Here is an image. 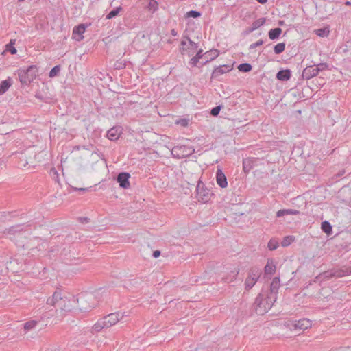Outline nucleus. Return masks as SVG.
Segmentation results:
<instances>
[{"label": "nucleus", "mask_w": 351, "mask_h": 351, "mask_svg": "<svg viewBox=\"0 0 351 351\" xmlns=\"http://www.w3.org/2000/svg\"><path fill=\"white\" fill-rule=\"evenodd\" d=\"M71 302L77 304L78 309L82 312L90 311L98 303L95 295L91 293H81L77 297L72 296Z\"/></svg>", "instance_id": "f257e3e1"}, {"label": "nucleus", "mask_w": 351, "mask_h": 351, "mask_svg": "<svg viewBox=\"0 0 351 351\" xmlns=\"http://www.w3.org/2000/svg\"><path fill=\"white\" fill-rule=\"evenodd\" d=\"M124 316V313L117 312L110 313L99 319L94 324L93 328L95 331L99 332L104 328H110L115 325L118 322L122 320Z\"/></svg>", "instance_id": "f03ea898"}, {"label": "nucleus", "mask_w": 351, "mask_h": 351, "mask_svg": "<svg viewBox=\"0 0 351 351\" xmlns=\"http://www.w3.org/2000/svg\"><path fill=\"white\" fill-rule=\"evenodd\" d=\"M25 227L24 224H18L10 227L7 231L9 238L14 241L16 245L21 247H25L24 239H26L29 234V232L24 230Z\"/></svg>", "instance_id": "7ed1b4c3"}, {"label": "nucleus", "mask_w": 351, "mask_h": 351, "mask_svg": "<svg viewBox=\"0 0 351 351\" xmlns=\"http://www.w3.org/2000/svg\"><path fill=\"white\" fill-rule=\"evenodd\" d=\"M277 296L276 295L269 294L266 298H263V295L260 293L255 300V304L256 305V311L258 313H263L267 312L272 307L276 302Z\"/></svg>", "instance_id": "20e7f679"}, {"label": "nucleus", "mask_w": 351, "mask_h": 351, "mask_svg": "<svg viewBox=\"0 0 351 351\" xmlns=\"http://www.w3.org/2000/svg\"><path fill=\"white\" fill-rule=\"evenodd\" d=\"M38 69L35 65H31L27 69H20L17 71L20 82L23 85L29 84L36 77Z\"/></svg>", "instance_id": "39448f33"}, {"label": "nucleus", "mask_w": 351, "mask_h": 351, "mask_svg": "<svg viewBox=\"0 0 351 351\" xmlns=\"http://www.w3.org/2000/svg\"><path fill=\"white\" fill-rule=\"evenodd\" d=\"M195 152V149L191 146L188 145H177L174 146L171 153L173 158H184L192 155Z\"/></svg>", "instance_id": "423d86ee"}, {"label": "nucleus", "mask_w": 351, "mask_h": 351, "mask_svg": "<svg viewBox=\"0 0 351 351\" xmlns=\"http://www.w3.org/2000/svg\"><path fill=\"white\" fill-rule=\"evenodd\" d=\"M351 275V267H344L340 269H333L325 271L322 276L324 278H341L346 276Z\"/></svg>", "instance_id": "0eeeda50"}, {"label": "nucleus", "mask_w": 351, "mask_h": 351, "mask_svg": "<svg viewBox=\"0 0 351 351\" xmlns=\"http://www.w3.org/2000/svg\"><path fill=\"white\" fill-rule=\"evenodd\" d=\"M197 197L199 201H202L204 203L208 202L210 199L213 193L210 192V190L205 187L204 183L202 181H199L196 187Z\"/></svg>", "instance_id": "6e6552de"}, {"label": "nucleus", "mask_w": 351, "mask_h": 351, "mask_svg": "<svg viewBox=\"0 0 351 351\" xmlns=\"http://www.w3.org/2000/svg\"><path fill=\"white\" fill-rule=\"evenodd\" d=\"M63 300H64L63 302L61 303V304L58 307L59 312H60V313H61L60 317H62V316L64 315L63 313L70 312V311H73V309H75L76 307V304L73 303V302H71L72 296L70 297L69 298L64 297Z\"/></svg>", "instance_id": "1a4fd4ad"}, {"label": "nucleus", "mask_w": 351, "mask_h": 351, "mask_svg": "<svg viewBox=\"0 0 351 351\" xmlns=\"http://www.w3.org/2000/svg\"><path fill=\"white\" fill-rule=\"evenodd\" d=\"M64 298L61 295L60 291L57 290L53 293L51 298L47 299V304L58 308L61 303L63 302Z\"/></svg>", "instance_id": "9d476101"}, {"label": "nucleus", "mask_w": 351, "mask_h": 351, "mask_svg": "<svg viewBox=\"0 0 351 351\" xmlns=\"http://www.w3.org/2000/svg\"><path fill=\"white\" fill-rule=\"evenodd\" d=\"M130 174L127 172H121L117 177V181L119 184L121 188L128 189L130 186L129 178Z\"/></svg>", "instance_id": "9b49d317"}, {"label": "nucleus", "mask_w": 351, "mask_h": 351, "mask_svg": "<svg viewBox=\"0 0 351 351\" xmlns=\"http://www.w3.org/2000/svg\"><path fill=\"white\" fill-rule=\"evenodd\" d=\"M232 69V66L228 64H223L216 67L211 75L212 78L217 79L220 75L230 71Z\"/></svg>", "instance_id": "f8f14e48"}, {"label": "nucleus", "mask_w": 351, "mask_h": 351, "mask_svg": "<svg viewBox=\"0 0 351 351\" xmlns=\"http://www.w3.org/2000/svg\"><path fill=\"white\" fill-rule=\"evenodd\" d=\"M86 30V26L84 24H80L75 27L73 29L72 36L74 39L80 41L84 38L83 34Z\"/></svg>", "instance_id": "ddd939ff"}, {"label": "nucleus", "mask_w": 351, "mask_h": 351, "mask_svg": "<svg viewBox=\"0 0 351 351\" xmlns=\"http://www.w3.org/2000/svg\"><path fill=\"white\" fill-rule=\"evenodd\" d=\"M216 182L221 188H226L228 186L226 176L220 169H218L216 172Z\"/></svg>", "instance_id": "4468645a"}, {"label": "nucleus", "mask_w": 351, "mask_h": 351, "mask_svg": "<svg viewBox=\"0 0 351 351\" xmlns=\"http://www.w3.org/2000/svg\"><path fill=\"white\" fill-rule=\"evenodd\" d=\"M122 132L121 127H113L107 132V137L110 141L118 139Z\"/></svg>", "instance_id": "2eb2a0df"}, {"label": "nucleus", "mask_w": 351, "mask_h": 351, "mask_svg": "<svg viewBox=\"0 0 351 351\" xmlns=\"http://www.w3.org/2000/svg\"><path fill=\"white\" fill-rule=\"evenodd\" d=\"M312 325L311 321L308 319L303 318L298 320L294 324L295 329L306 330L311 328Z\"/></svg>", "instance_id": "dca6fc26"}, {"label": "nucleus", "mask_w": 351, "mask_h": 351, "mask_svg": "<svg viewBox=\"0 0 351 351\" xmlns=\"http://www.w3.org/2000/svg\"><path fill=\"white\" fill-rule=\"evenodd\" d=\"M148 2L147 5H145V8L147 10L154 14L159 9V5L161 2V0H145Z\"/></svg>", "instance_id": "f3484780"}, {"label": "nucleus", "mask_w": 351, "mask_h": 351, "mask_svg": "<svg viewBox=\"0 0 351 351\" xmlns=\"http://www.w3.org/2000/svg\"><path fill=\"white\" fill-rule=\"evenodd\" d=\"M317 71L315 70V66H309L306 67L302 72V77L306 80H309L317 75Z\"/></svg>", "instance_id": "a211bd4d"}, {"label": "nucleus", "mask_w": 351, "mask_h": 351, "mask_svg": "<svg viewBox=\"0 0 351 351\" xmlns=\"http://www.w3.org/2000/svg\"><path fill=\"white\" fill-rule=\"evenodd\" d=\"M238 274L239 269L237 268H234L232 270L230 271L227 276L223 277V280L226 283L232 282L236 279Z\"/></svg>", "instance_id": "6ab92c4d"}, {"label": "nucleus", "mask_w": 351, "mask_h": 351, "mask_svg": "<svg viewBox=\"0 0 351 351\" xmlns=\"http://www.w3.org/2000/svg\"><path fill=\"white\" fill-rule=\"evenodd\" d=\"M265 18L263 17L259 18L258 19L254 21L252 23L251 27L247 29V33H252L260 27L263 26L265 23Z\"/></svg>", "instance_id": "aec40b11"}, {"label": "nucleus", "mask_w": 351, "mask_h": 351, "mask_svg": "<svg viewBox=\"0 0 351 351\" xmlns=\"http://www.w3.org/2000/svg\"><path fill=\"white\" fill-rule=\"evenodd\" d=\"M280 288V278L278 277H274L271 281L270 285V294L276 295L277 296V293L278 289Z\"/></svg>", "instance_id": "412c9836"}, {"label": "nucleus", "mask_w": 351, "mask_h": 351, "mask_svg": "<svg viewBox=\"0 0 351 351\" xmlns=\"http://www.w3.org/2000/svg\"><path fill=\"white\" fill-rule=\"evenodd\" d=\"M204 56L206 59L204 64H206L207 62L215 59L219 56V51L217 49H213L204 53Z\"/></svg>", "instance_id": "4be33fe9"}, {"label": "nucleus", "mask_w": 351, "mask_h": 351, "mask_svg": "<svg viewBox=\"0 0 351 351\" xmlns=\"http://www.w3.org/2000/svg\"><path fill=\"white\" fill-rule=\"evenodd\" d=\"M276 78L280 81H287L291 78V71L289 69L280 70L276 74Z\"/></svg>", "instance_id": "5701e85b"}, {"label": "nucleus", "mask_w": 351, "mask_h": 351, "mask_svg": "<svg viewBox=\"0 0 351 351\" xmlns=\"http://www.w3.org/2000/svg\"><path fill=\"white\" fill-rule=\"evenodd\" d=\"M299 213H300V212L295 209H282V210H278L276 213V217H281L288 215H295Z\"/></svg>", "instance_id": "b1692460"}, {"label": "nucleus", "mask_w": 351, "mask_h": 351, "mask_svg": "<svg viewBox=\"0 0 351 351\" xmlns=\"http://www.w3.org/2000/svg\"><path fill=\"white\" fill-rule=\"evenodd\" d=\"M261 270L258 267H252L248 273L247 277L258 280L261 276Z\"/></svg>", "instance_id": "393cba45"}, {"label": "nucleus", "mask_w": 351, "mask_h": 351, "mask_svg": "<svg viewBox=\"0 0 351 351\" xmlns=\"http://www.w3.org/2000/svg\"><path fill=\"white\" fill-rule=\"evenodd\" d=\"M203 57L204 58L203 50L200 49L197 51L196 55L190 60V65H191L192 66H196L197 63L199 62V59L202 58Z\"/></svg>", "instance_id": "a878e982"}, {"label": "nucleus", "mask_w": 351, "mask_h": 351, "mask_svg": "<svg viewBox=\"0 0 351 351\" xmlns=\"http://www.w3.org/2000/svg\"><path fill=\"white\" fill-rule=\"evenodd\" d=\"M12 83L10 78L8 80H3L0 83V95L4 94L8 91L9 88L11 86Z\"/></svg>", "instance_id": "bb28decb"}, {"label": "nucleus", "mask_w": 351, "mask_h": 351, "mask_svg": "<svg viewBox=\"0 0 351 351\" xmlns=\"http://www.w3.org/2000/svg\"><path fill=\"white\" fill-rule=\"evenodd\" d=\"M282 33V29L280 27L271 29L268 32V36L271 40H276L278 38Z\"/></svg>", "instance_id": "cd10ccee"}, {"label": "nucleus", "mask_w": 351, "mask_h": 351, "mask_svg": "<svg viewBox=\"0 0 351 351\" xmlns=\"http://www.w3.org/2000/svg\"><path fill=\"white\" fill-rule=\"evenodd\" d=\"M265 273L266 274H273L276 271V265L274 264L272 261H268L265 267Z\"/></svg>", "instance_id": "c85d7f7f"}, {"label": "nucleus", "mask_w": 351, "mask_h": 351, "mask_svg": "<svg viewBox=\"0 0 351 351\" xmlns=\"http://www.w3.org/2000/svg\"><path fill=\"white\" fill-rule=\"evenodd\" d=\"M16 43L15 39H11L8 44L5 45V50L9 51L11 54L14 55L17 53V50L14 47Z\"/></svg>", "instance_id": "c756f323"}, {"label": "nucleus", "mask_w": 351, "mask_h": 351, "mask_svg": "<svg viewBox=\"0 0 351 351\" xmlns=\"http://www.w3.org/2000/svg\"><path fill=\"white\" fill-rule=\"evenodd\" d=\"M19 158L20 159V161L18 165L19 167L21 168L25 167L29 163V161L27 160V158L26 154L25 153L19 154Z\"/></svg>", "instance_id": "7c9ffc66"}, {"label": "nucleus", "mask_w": 351, "mask_h": 351, "mask_svg": "<svg viewBox=\"0 0 351 351\" xmlns=\"http://www.w3.org/2000/svg\"><path fill=\"white\" fill-rule=\"evenodd\" d=\"M38 324V322L36 320H30L25 323L24 324V330L25 332H28L33 328H34Z\"/></svg>", "instance_id": "2f4dec72"}, {"label": "nucleus", "mask_w": 351, "mask_h": 351, "mask_svg": "<svg viewBox=\"0 0 351 351\" xmlns=\"http://www.w3.org/2000/svg\"><path fill=\"white\" fill-rule=\"evenodd\" d=\"M121 10H122V8L121 6L117 7L110 11L109 13L106 15V18L107 19H111L117 16Z\"/></svg>", "instance_id": "473e14b6"}, {"label": "nucleus", "mask_w": 351, "mask_h": 351, "mask_svg": "<svg viewBox=\"0 0 351 351\" xmlns=\"http://www.w3.org/2000/svg\"><path fill=\"white\" fill-rule=\"evenodd\" d=\"M238 69L241 72L246 73L250 71L252 69V66L249 63H242L238 66Z\"/></svg>", "instance_id": "72a5a7b5"}, {"label": "nucleus", "mask_w": 351, "mask_h": 351, "mask_svg": "<svg viewBox=\"0 0 351 351\" xmlns=\"http://www.w3.org/2000/svg\"><path fill=\"white\" fill-rule=\"evenodd\" d=\"M243 167L245 172H249L252 169V160L250 158L243 160Z\"/></svg>", "instance_id": "f704fd0d"}, {"label": "nucleus", "mask_w": 351, "mask_h": 351, "mask_svg": "<svg viewBox=\"0 0 351 351\" xmlns=\"http://www.w3.org/2000/svg\"><path fill=\"white\" fill-rule=\"evenodd\" d=\"M202 15V13L199 11H196V10H191V11H189L187 12L185 15H184V17L186 19H188V18H198L199 16H201Z\"/></svg>", "instance_id": "c9c22d12"}, {"label": "nucleus", "mask_w": 351, "mask_h": 351, "mask_svg": "<svg viewBox=\"0 0 351 351\" xmlns=\"http://www.w3.org/2000/svg\"><path fill=\"white\" fill-rule=\"evenodd\" d=\"M278 246H279L278 241L276 240V239H271L267 244V247L270 250H274L277 249L278 247Z\"/></svg>", "instance_id": "e433bc0d"}, {"label": "nucleus", "mask_w": 351, "mask_h": 351, "mask_svg": "<svg viewBox=\"0 0 351 351\" xmlns=\"http://www.w3.org/2000/svg\"><path fill=\"white\" fill-rule=\"evenodd\" d=\"M274 52L276 54H280L282 53L285 49V43H280L274 46Z\"/></svg>", "instance_id": "4c0bfd02"}, {"label": "nucleus", "mask_w": 351, "mask_h": 351, "mask_svg": "<svg viewBox=\"0 0 351 351\" xmlns=\"http://www.w3.org/2000/svg\"><path fill=\"white\" fill-rule=\"evenodd\" d=\"M256 282H257V280L253 279V278H250L249 277H247V278L245 281V289L249 290L251 288H252Z\"/></svg>", "instance_id": "58836bf2"}, {"label": "nucleus", "mask_w": 351, "mask_h": 351, "mask_svg": "<svg viewBox=\"0 0 351 351\" xmlns=\"http://www.w3.org/2000/svg\"><path fill=\"white\" fill-rule=\"evenodd\" d=\"M322 230L325 233H330L332 231V226L328 221L322 223Z\"/></svg>", "instance_id": "ea45409f"}, {"label": "nucleus", "mask_w": 351, "mask_h": 351, "mask_svg": "<svg viewBox=\"0 0 351 351\" xmlns=\"http://www.w3.org/2000/svg\"><path fill=\"white\" fill-rule=\"evenodd\" d=\"M60 71V66L59 65H56L53 67L49 71V77H54L58 75Z\"/></svg>", "instance_id": "a19ab883"}, {"label": "nucleus", "mask_w": 351, "mask_h": 351, "mask_svg": "<svg viewBox=\"0 0 351 351\" xmlns=\"http://www.w3.org/2000/svg\"><path fill=\"white\" fill-rule=\"evenodd\" d=\"M293 241V239H292V237H291V236H287V237H285L283 239V240H282V243H281V245H282V247H287V246H289V245L291 244V243Z\"/></svg>", "instance_id": "79ce46f5"}, {"label": "nucleus", "mask_w": 351, "mask_h": 351, "mask_svg": "<svg viewBox=\"0 0 351 351\" xmlns=\"http://www.w3.org/2000/svg\"><path fill=\"white\" fill-rule=\"evenodd\" d=\"M50 176L52 177V178L56 181V182H58L59 181V176H58V173L57 171V170L55 169V168H52L50 170Z\"/></svg>", "instance_id": "37998d69"}, {"label": "nucleus", "mask_w": 351, "mask_h": 351, "mask_svg": "<svg viewBox=\"0 0 351 351\" xmlns=\"http://www.w3.org/2000/svg\"><path fill=\"white\" fill-rule=\"evenodd\" d=\"M315 70H317V74H318L320 71L325 70L328 67V66L325 63H320V64H318L317 65L315 66Z\"/></svg>", "instance_id": "c03bdc74"}, {"label": "nucleus", "mask_w": 351, "mask_h": 351, "mask_svg": "<svg viewBox=\"0 0 351 351\" xmlns=\"http://www.w3.org/2000/svg\"><path fill=\"white\" fill-rule=\"evenodd\" d=\"M188 40H186V36L183 37L182 38V40H181V45L182 46V47L180 48V51L181 52V53L184 54L185 53V51H186V49L184 47L185 45H186V42Z\"/></svg>", "instance_id": "a18cd8bd"}, {"label": "nucleus", "mask_w": 351, "mask_h": 351, "mask_svg": "<svg viewBox=\"0 0 351 351\" xmlns=\"http://www.w3.org/2000/svg\"><path fill=\"white\" fill-rule=\"evenodd\" d=\"M221 106H215L213 108H212V110L210 111L211 115H213L214 117L217 116L221 110Z\"/></svg>", "instance_id": "49530a36"}, {"label": "nucleus", "mask_w": 351, "mask_h": 351, "mask_svg": "<svg viewBox=\"0 0 351 351\" xmlns=\"http://www.w3.org/2000/svg\"><path fill=\"white\" fill-rule=\"evenodd\" d=\"M328 31L326 32L325 29H319L316 31V34L320 37H324L328 35Z\"/></svg>", "instance_id": "de8ad7c7"}, {"label": "nucleus", "mask_w": 351, "mask_h": 351, "mask_svg": "<svg viewBox=\"0 0 351 351\" xmlns=\"http://www.w3.org/2000/svg\"><path fill=\"white\" fill-rule=\"evenodd\" d=\"M264 43L263 40H258V41H256V43H254L252 44H251L249 47V49H253L257 47H259L261 45H262Z\"/></svg>", "instance_id": "09e8293b"}, {"label": "nucleus", "mask_w": 351, "mask_h": 351, "mask_svg": "<svg viewBox=\"0 0 351 351\" xmlns=\"http://www.w3.org/2000/svg\"><path fill=\"white\" fill-rule=\"evenodd\" d=\"M186 40H188L189 44V45H190L191 47H193V48H194V49H197V48L198 47V44H197V43H195V42H193V40H191L190 39V38H189V37L186 36Z\"/></svg>", "instance_id": "8fccbe9b"}, {"label": "nucleus", "mask_w": 351, "mask_h": 351, "mask_svg": "<svg viewBox=\"0 0 351 351\" xmlns=\"http://www.w3.org/2000/svg\"><path fill=\"white\" fill-rule=\"evenodd\" d=\"M73 190L75 191H80V192L84 193L86 191H89V188H77V187H73Z\"/></svg>", "instance_id": "3c124183"}, {"label": "nucleus", "mask_w": 351, "mask_h": 351, "mask_svg": "<svg viewBox=\"0 0 351 351\" xmlns=\"http://www.w3.org/2000/svg\"><path fill=\"white\" fill-rule=\"evenodd\" d=\"M160 255V252L159 250H156L153 252V256L154 258H158Z\"/></svg>", "instance_id": "603ef678"}, {"label": "nucleus", "mask_w": 351, "mask_h": 351, "mask_svg": "<svg viewBox=\"0 0 351 351\" xmlns=\"http://www.w3.org/2000/svg\"><path fill=\"white\" fill-rule=\"evenodd\" d=\"M171 34L173 36H176L178 35V32L175 29H172L171 30Z\"/></svg>", "instance_id": "864d4df0"}, {"label": "nucleus", "mask_w": 351, "mask_h": 351, "mask_svg": "<svg viewBox=\"0 0 351 351\" xmlns=\"http://www.w3.org/2000/svg\"><path fill=\"white\" fill-rule=\"evenodd\" d=\"M257 2L261 3V4H264L265 3L267 2V0H256Z\"/></svg>", "instance_id": "5fc2aeb1"}, {"label": "nucleus", "mask_w": 351, "mask_h": 351, "mask_svg": "<svg viewBox=\"0 0 351 351\" xmlns=\"http://www.w3.org/2000/svg\"><path fill=\"white\" fill-rule=\"evenodd\" d=\"M345 173V171H341L338 173V176L340 177V176H342L343 174Z\"/></svg>", "instance_id": "6e6d98bb"}, {"label": "nucleus", "mask_w": 351, "mask_h": 351, "mask_svg": "<svg viewBox=\"0 0 351 351\" xmlns=\"http://www.w3.org/2000/svg\"><path fill=\"white\" fill-rule=\"evenodd\" d=\"M345 5H348V6H351V1H346Z\"/></svg>", "instance_id": "4d7b16f0"}, {"label": "nucleus", "mask_w": 351, "mask_h": 351, "mask_svg": "<svg viewBox=\"0 0 351 351\" xmlns=\"http://www.w3.org/2000/svg\"><path fill=\"white\" fill-rule=\"evenodd\" d=\"M51 351H60V349H58V348H56V349H54L53 350H51Z\"/></svg>", "instance_id": "13d9d810"}, {"label": "nucleus", "mask_w": 351, "mask_h": 351, "mask_svg": "<svg viewBox=\"0 0 351 351\" xmlns=\"http://www.w3.org/2000/svg\"><path fill=\"white\" fill-rule=\"evenodd\" d=\"M87 221V218H84L83 221Z\"/></svg>", "instance_id": "bf43d9fd"}, {"label": "nucleus", "mask_w": 351, "mask_h": 351, "mask_svg": "<svg viewBox=\"0 0 351 351\" xmlns=\"http://www.w3.org/2000/svg\"><path fill=\"white\" fill-rule=\"evenodd\" d=\"M87 221V218H84L83 221Z\"/></svg>", "instance_id": "052dcab7"}, {"label": "nucleus", "mask_w": 351, "mask_h": 351, "mask_svg": "<svg viewBox=\"0 0 351 351\" xmlns=\"http://www.w3.org/2000/svg\"><path fill=\"white\" fill-rule=\"evenodd\" d=\"M25 0H18L19 2H23Z\"/></svg>", "instance_id": "680f3d73"}]
</instances>
